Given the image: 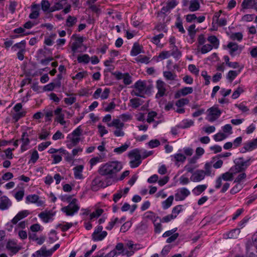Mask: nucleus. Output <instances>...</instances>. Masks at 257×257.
<instances>
[{
    "instance_id": "f257e3e1",
    "label": "nucleus",
    "mask_w": 257,
    "mask_h": 257,
    "mask_svg": "<svg viewBox=\"0 0 257 257\" xmlns=\"http://www.w3.org/2000/svg\"><path fill=\"white\" fill-rule=\"evenodd\" d=\"M122 168L121 164L118 161L108 162L101 165L98 169V172L101 176L113 178Z\"/></svg>"
},
{
    "instance_id": "f03ea898",
    "label": "nucleus",
    "mask_w": 257,
    "mask_h": 257,
    "mask_svg": "<svg viewBox=\"0 0 257 257\" xmlns=\"http://www.w3.org/2000/svg\"><path fill=\"white\" fill-rule=\"evenodd\" d=\"M140 150L135 149L130 151L128 156L131 160L130 162V166L132 168L138 167L142 163V157Z\"/></svg>"
},
{
    "instance_id": "7ed1b4c3",
    "label": "nucleus",
    "mask_w": 257,
    "mask_h": 257,
    "mask_svg": "<svg viewBox=\"0 0 257 257\" xmlns=\"http://www.w3.org/2000/svg\"><path fill=\"white\" fill-rule=\"evenodd\" d=\"M77 199L74 198L68 205L61 208V211L67 216H73L76 213L80 207L77 203Z\"/></svg>"
},
{
    "instance_id": "20e7f679",
    "label": "nucleus",
    "mask_w": 257,
    "mask_h": 257,
    "mask_svg": "<svg viewBox=\"0 0 257 257\" xmlns=\"http://www.w3.org/2000/svg\"><path fill=\"white\" fill-rule=\"evenodd\" d=\"M234 167L231 168L229 171L221 174L216 180L215 187L216 189H219L222 185V181H230L233 180V175L235 173L234 172Z\"/></svg>"
},
{
    "instance_id": "39448f33",
    "label": "nucleus",
    "mask_w": 257,
    "mask_h": 257,
    "mask_svg": "<svg viewBox=\"0 0 257 257\" xmlns=\"http://www.w3.org/2000/svg\"><path fill=\"white\" fill-rule=\"evenodd\" d=\"M167 84L162 80H158L156 81V87L157 89V92L156 94L155 97L159 99L165 96H167L168 94Z\"/></svg>"
},
{
    "instance_id": "423d86ee",
    "label": "nucleus",
    "mask_w": 257,
    "mask_h": 257,
    "mask_svg": "<svg viewBox=\"0 0 257 257\" xmlns=\"http://www.w3.org/2000/svg\"><path fill=\"white\" fill-rule=\"evenodd\" d=\"M208 114L206 119L210 122H213L220 117L221 110L217 105H214L207 110Z\"/></svg>"
},
{
    "instance_id": "0eeeda50",
    "label": "nucleus",
    "mask_w": 257,
    "mask_h": 257,
    "mask_svg": "<svg viewBox=\"0 0 257 257\" xmlns=\"http://www.w3.org/2000/svg\"><path fill=\"white\" fill-rule=\"evenodd\" d=\"M190 194V192L186 188L183 187L177 190L175 194V199L177 201H183Z\"/></svg>"
},
{
    "instance_id": "6e6552de",
    "label": "nucleus",
    "mask_w": 257,
    "mask_h": 257,
    "mask_svg": "<svg viewBox=\"0 0 257 257\" xmlns=\"http://www.w3.org/2000/svg\"><path fill=\"white\" fill-rule=\"evenodd\" d=\"M82 131L80 126H78L73 132L68 135V138L70 139V141L73 142V144L77 145L80 141V136L82 134Z\"/></svg>"
},
{
    "instance_id": "1a4fd4ad",
    "label": "nucleus",
    "mask_w": 257,
    "mask_h": 257,
    "mask_svg": "<svg viewBox=\"0 0 257 257\" xmlns=\"http://www.w3.org/2000/svg\"><path fill=\"white\" fill-rule=\"evenodd\" d=\"M26 203H36L38 206H42L44 204V201L42 200H39V197L36 194H31L28 195L26 197Z\"/></svg>"
},
{
    "instance_id": "9d476101",
    "label": "nucleus",
    "mask_w": 257,
    "mask_h": 257,
    "mask_svg": "<svg viewBox=\"0 0 257 257\" xmlns=\"http://www.w3.org/2000/svg\"><path fill=\"white\" fill-rule=\"evenodd\" d=\"M257 148V140L253 139L245 143L242 148L241 152L244 153L250 152Z\"/></svg>"
},
{
    "instance_id": "9b49d317",
    "label": "nucleus",
    "mask_w": 257,
    "mask_h": 257,
    "mask_svg": "<svg viewBox=\"0 0 257 257\" xmlns=\"http://www.w3.org/2000/svg\"><path fill=\"white\" fill-rule=\"evenodd\" d=\"M72 38L75 39V41L72 44L71 49L73 52H75L82 46L84 38L83 37L77 36L75 35H73Z\"/></svg>"
},
{
    "instance_id": "f8f14e48",
    "label": "nucleus",
    "mask_w": 257,
    "mask_h": 257,
    "mask_svg": "<svg viewBox=\"0 0 257 257\" xmlns=\"http://www.w3.org/2000/svg\"><path fill=\"white\" fill-rule=\"evenodd\" d=\"M229 49V54L232 56H234L237 54H239L241 51V49L235 43L229 42L227 46Z\"/></svg>"
},
{
    "instance_id": "ddd939ff",
    "label": "nucleus",
    "mask_w": 257,
    "mask_h": 257,
    "mask_svg": "<svg viewBox=\"0 0 257 257\" xmlns=\"http://www.w3.org/2000/svg\"><path fill=\"white\" fill-rule=\"evenodd\" d=\"M205 176L203 170H197L193 173L190 179L191 181L196 182L203 180Z\"/></svg>"
},
{
    "instance_id": "4468645a",
    "label": "nucleus",
    "mask_w": 257,
    "mask_h": 257,
    "mask_svg": "<svg viewBox=\"0 0 257 257\" xmlns=\"http://www.w3.org/2000/svg\"><path fill=\"white\" fill-rule=\"evenodd\" d=\"M241 7L243 9H254L257 11V0H243Z\"/></svg>"
},
{
    "instance_id": "2eb2a0df",
    "label": "nucleus",
    "mask_w": 257,
    "mask_h": 257,
    "mask_svg": "<svg viewBox=\"0 0 257 257\" xmlns=\"http://www.w3.org/2000/svg\"><path fill=\"white\" fill-rule=\"evenodd\" d=\"M29 214L30 212L27 210L20 211L11 220V222L13 224H16L19 221L26 217Z\"/></svg>"
},
{
    "instance_id": "dca6fc26",
    "label": "nucleus",
    "mask_w": 257,
    "mask_h": 257,
    "mask_svg": "<svg viewBox=\"0 0 257 257\" xmlns=\"http://www.w3.org/2000/svg\"><path fill=\"white\" fill-rule=\"evenodd\" d=\"M12 205L11 200L6 196H3L0 198V210L8 209Z\"/></svg>"
},
{
    "instance_id": "f3484780",
    "label": "nucleus",
    "mask_w": 257,
    "mask_h": 257,
    "mask_svg": "<svg viewBox=\"0 0 257 257\" xmlns=\"http://www.w3.org/2000/svg\"><path fill=\"white\" fill-rule=\"evenodd\" d=\"M62 109L58 107L54 110V114L57 116L55 121L64 125L65 124L66 121L64 120V114L62 113Z\"/></svg>"
},
{
    "instance_id": "a211bd4d",
    "label": "nucleus",
    "mask_w": 257,
    "mask_h": 257,
    "mask_svg": "<svg viewBox=\"0 0 257 257\" xmlns=\"http://www.w3.org/2000/svg\"><path fill=\"white\" fill-rule=\"evenodd\" d=\"M21 141L22 142L21 146V150L22 152L28 150L27 146L29 145L30 141L29 139V135L27 132H25L23 133Z\"/></svg>"
},
{
    "instance_id": "6ab92c4d",
    "label": "nucleus",
    "mask_w": 257,
    "mask_h": 257,
    "mask_svg": "<svg viewBox=\"0 0 257 257\" xmlns=\"http://www.w3.org/2000/svg\"><path fill=\"white\" fill-rule=\"evenodd\" d=\"M55 214L52 211H45L41 212L39 217L45 223H47L52 219Z\"/></svg>"
},
{
    "instance_id": "aec40b11",
    "label": "nucleus",
    "mask_w": 257,
    "mask_h": 257,
    "mask_svg": "<svg viewBox=\"0 0 257 257\" xmlns=\"http://www.w3.org/2000/svg\"><path fill=\"white\" fill-rule=\"evenodd\" d=\"M32 12L29 15V18L31 19H36L39 16L40 7L37 4H33L31 6Z\"/></svg>"
},
{
    "instance_id": "412c9836",
    "label": "nucleus",
    "mask_w": 257,
    "mask_h": 257,
    "mask_svg": "<svg viewBox=\"0 0 257 257\" xmlns=\"http://www.w3.org/2000/svg\"><path fill=\"white\" fill-rule=\"evenodd\" d=\"M84 166L82 165L76 166L73 168L74 178L76 179H82L83 178L82 172Z\"/></svg>"
},
{
    "instance_id": "4be33fe9",
    "label": "nucleus",
    "mask_w": 257,
    "mask_h": 257,
    "mask_svg": "<svg viewBox=\"0 0 257 257\" xmlns=\"http://www.w3.org/2000/svg\"><path fill=\"white\" fill-rule=\"evenodd\" d=\"M193 88L190 87H185L181 89L175 94V97L178 98L181 96H185L193 92Z\"/></svg>"
},
{
    "instance_id": "5701e85b",
    "label": "nucleus",
    "mask_w": 257,
    "mask_h": 257,
    "mask_svg": "<svg viewBox=\"0 0 257 257\" xmlns=\"http://www.w3.org/2000/svg\"><path fill=\"white\" fill-rule=\"evenodd\" d=\"M6 248L14 254L17 253L21 249L13 241H9L6 245Z\"/></svg>"
},
{
    "instance_id": "b1692460",
    "label": "nucleus",
    "mask_w": 257,
    "mask_h": 257,
    "mask_svg": "<svg viewBox=\"0 0 257 257\" xmlns=\"http://www.w3.org/2000/svg\"><path fill=\"white\" fill-rule=\"evenodd\" d=\"M142 49V46H141L139 44L137 43H135L134 44V45L131 51V54L132 56H137L138 54L144 52Z\"/></svg>"
},
{
    "instance_id": "393cba45",
    "label": "nucleus",
    "mask_w": 257,
    "mask_h": 257,
    "mask_svg": "<svg viewBox=\"0 0 257 257\" xmlns=\"http://www.w3.org/2000/svg\"><path fill=\"white\" fill-rule=\"evenodd\" d=\"M26 41L23 40L19 43L15 44L14 46H13L12 47V49L14 51H16L18 50H19V51H26Z\"/></svg>"
},
{
    "instance_id": "a878e982",
    "label": "nucleus",
    "mask_w": 257,
    "mask_h": 257,
    "mask_svg": "<svg viewBox=\"0 0 257 257\" xmlns=\"http://www.w3.org/2000/svg\"><path fill=\"white\" fill-rule=\"evenodd\" d=\"M109 127H114L115 128H123L124 124L119 119H113L110 123H107Z\"/></svg>"
},
{
    "instance_id": "bb28decb",
    "label": "nucleus",
    "mask_w": 257,
    "mask_h": 257,
    "mask_svg": "<svg viewBox=\"0 0 257 257\" xmlns=\"http://www.w3.org/2000/svg\"><path fill=\"white\" fill-rule=\"evenodd\" d=\"M144 218L145 220H150L152 221L153 223L156 222L158 219H160L158 216H156V214L152 211L146 212L144 214Z\"/></svg>"
},
{
    "instance_id": "cd10ccee",
    "label": "nucleus",
    "mask_w": 257,
    "mask_h": 257,
    "mask_svg": "<svg viewBox=\"0 0 257 257\" xmlns=\"http://www.w3.org/2000/svg\"><path fill=\"white\" fill-rule=\"evenodd\" d=\"M200 7L198 0H191L189 2V10L190 12H195L199 10Z\"/></svg>"
},
{
    "instance_id": "c85d7f7f",
    "label": "nucleus",
    "mask_w": 257,
    "mask_h": 257,
    "mask_svg": "<svg viewBox=\"0 0 257 257\" xmlns=\"http://www.w3.org/2000/svg\"><path fill=\"white\" fill-rule=\"evenodd\" d=\"M134 87L136 88V89H137L140 91L141 92H143L145 93L146 92V83L144 81H142L141 80L138 81L135 83Z\"/></svg>"
},
{
    "instance_id": "c756f323",
    "label": "nucleus",
    "mask_w": 257,
    "mask_h": 257,
    "mask_svg": "<svg viewBox=\"0 0 257 257\" xmlns=\"http://www.w3.org/2000/svg\"><path fill=\"white\" fill-rule=\"evenodd\" d=\"M102 182L99 177L95 178L92 181L91 189L94 191L98 190L99 186L101 185Z\"/></svg>"
},
{
    "instance_id": "7c9ffc66",
    "label": "nucleus",
    "mask_w": 257,
    "mask_h": 257,
    "mask_svg": "<svg viewBox=\"0 0 257 257\" xmlns=\"http://www.w3.org/2000/svg\"><path fill=\"white\" fill-rule=\"evenodd\" d=\"M172 160L173 158L176 162V164L178 162L183 163L186 160V156L181 153H177L173 156H171Z\"/></svg>"
},
{
    "instance_id": "2f4dec72",
    "label": "nucleus",
    "mask_w": 257,
    "mask_h": 257,
    "mask_svg": "<svg viewBox=\"0 0 257 257\" xmlns=\"http://www.w3.org/2000/svg\"><path fill=\"white\" fill-rule=\"evenodd\" d=\"M163 76L166 80H176L177 75L175 73H172L170 71H165L163 72Z\"/></svg>"
},
{
    "instance_id": "473e14b6",
    "label": "nucleus",
    "mask_w": 257,
    "mask_h": 257,
    "mask_svg": "<svg viewBox=\"0 0 257 257\" xmlns=\"http://www.w3.org/2000/svg\"><path fill=\"white\" fill-rule=\"evenodd\" d=\"M207 188L206 185H199L195 187L193 190L192 192L195 195H199Z\"/></svg>"
},
{
    "instance_id": "72a5a7b5",
    "label": "nucleus",
    "mask_w": 257,
    "mask_h": 257,
    "mask_svg": "<svg viewBox=\"0 0 257 257\" xmlns=\"http://www.w3.org/2000/svg\"><path fill=\"white\" fill-rule=\"evenodd\" d=\"M207 40L210 43L213 47L215 49L218 48L219 45V41L215 36H210L208 37Z\"/></svg>"
},
{
    "instance_id": "f704fd0d",
    "label": "nucleus",
    "mask_w": 257,
    "mask_h": 257,
    "mask_svg": "<svg viewBox=\"0 0 257 257\" xmlns=\"http://www.w3.org/2000/svg\"><path fill=\"white\" fill-rule=\"evenodd\" d=\"M250 159L245 161L244 162H242L240 163V166L239 165H235L234 166V170L237 172H240L242 170L246 168L247 166L250 165Z\"/></svg>"
},
{
    "instance_id": "c9c22d12",
    "label": "nucleus",
    "mask_w": 257,
    "mask_h": 257,
    "mask_svg": "<svg viewBox=\"0 0 257 257\" xmlns=\"http://www.w3.org/2000/svg\"><path fill=\"white\" fill-rule=\"evenodd\" d=\"M174 200L173 195L170 196L166 200L162 202V207L163 209H167L172 204Z\"/></svg>"
},
{
    "instance_id": "e433bc0d",
    "label": "nucleus",
    "mask_w": 257,
    "mask_h": 257,
    "mask_svg": "<svg viewBox=\"0 0 257 257\" xmlns=\"http://www.w3.org/2000/svg\"><path fill=\"white\" fill-rule=\"evenodd\" d=\"M61 85V83L60 81H58L56 83H50L44 87V90L47 91H52L55 87H60Z\"/></svg>"
},
{
    "instance_id": "4c0bfd02",
    "label": "nucleus",
    "mask_w": 257,
    "mask_h": 257,
    "mask_svg": "<svg viewBox=\"0 0 257 257\" xmlns=\"http://www.w3.org/2000/svg\"><path fill=\"white\" fill-rule=\"evenodd\" d=\"M130 102L132 107L137 108L143 104V101L140 98H134L130 100Z\"/></svg>"
},
{
    "instance_id": "58836bf2",
    "label": "nucleus",
    "mask_w": 257,
    "mask_h": 257,
    "mask_svg": "<svg viewBox=\"0 0 257 257\" xmlns=\"http://www.w3.org/2000/svg\"><path fill=\"white\" fill-rule=\"evenodd\" d=\"M88 6L89 9H90L92 12L95 13L97 16H99L101 11L100 9V6L95 4L87 5Z\"/></svg>"
},
{
    "instance_id": "ea45409f",
    "label": "nucleus",
    "mask_w": 257,
    "mask_h": 257,
    "mask_svg": "<svg viewBox=\"0 0 257 257\" xmlns=\"http://www.w3.org/2000/svg\"><path fill=\"white\" fill-rule=\"evenodd\" d=\"M107 233L105 231H102L101 233L97 234H92V239L94 241L102 240L104 237L106 236Z\"/></svg>"
},
{
    "instance_id": "a19ab883",
    "label": "nucleus",
    "mask_w": 257,
    "mask_h": 257,
    "mask_svg": "<svg viewBox=\"0 0 257 257\" xmlns=\"http://www.w3.org/2000/svg\"><path fill=\"white\" fill-rule=\"evenodd\" d=\"M77 22V18L75 17L69 16L66 21V25L67 27H71Z\"/></svg>"
},
{
    "instance_id": "79ce46f5",
    "label": "nucleus",
    "mask_w": 257,
    "mask_h": 257,
    "mask_svg": "<svg viewBox=\"0 0 257 257\" xmlns=\"http://www.w3.org/2000/svg\"><path fill=\"white\" fill-rule=\"evenodd\" d=\"M129 147V145L125 143L120 147L116 148L114 149L113 152L117 154H120L125 152Z\"/></svg>"
},
{
    "instance_id": "37998d69",
    "label": "nucleus",
    "mask_w": 257,
    "mask_h": 257,
    "mask_svg": "<svg viewBox=\"0 0 257 257\" xmlns=\"http://www.w3.org/2000/svg\"><path fill=\"white\" fill-rule=\"evenodd\" d=\"M24 194L25 191L23 188L18 191H16L14 194V197L18 201H20L23 199Z\"/></svg>"
},
{
    "instance_id": "c03bdc74",
    "label": "nucleus",
    "mask_w": 257,
    "mask_h": 257,
    "mask_svg": "<svg viewBox=\"0 0 257 257\" xmlns=\"http://www.w3.org/2000/svg\"><path fill=\"white\" fill-rule=\"evenodd\" d=\"M87 75V72L84 71L77 73L75 76L72 77V79L73 80L77 79L78 80H81L83 78H85Z\"/></svg>"
},
{
    "instance_id": "a18cd8bd",
    "label": "nucleus",
    "mask_w": 257,
    "mask_h": 257,
    "mask_svg": "<svg viewBox=\"0 0 257 257\" xmlns=\"http://www.w3.org/2000/svg\"><path fill=\"white\" fill-rule=\"evenodd\" d=\"M230 38L232 40H237L238 41H241L243 38V35L241 33L237 32L231 34Z\"/></svg>"
},
{
    "instance_id": "49530a36",
    "label": "nucleus",
    "mask_w": 257,
    "mask_h": 257,
    "mask_svg": "<svg viewBox=\"0 0 257 257\" xmlns=\"http://www.w3.org/2000/svg\"><path fill=\"white\" fill-rule=\"evenodd\" d=\"M227 136L223 133H219L215 134L214 136V139L216 142L221 141L227 138Z\"/></svg>"
},
{
    "instance_id": "de8ad7c7",
    "label": "nucleus",
    "mask_w": 257,
    "mask_h": 257,
    "mask_svg": "<svg viewBox=\"0 0 257 257\" xmlns=\"http://www.w3.org/2000/svg\"><path fill=\"white\" fill-rule=\"evenodd\" d=\"M183 210V205H179L174 207L172 211V214L175 216V218L177 215Z\"/></svg>"
},
{
    "instance_id": "09e8293b",
    "label": "nucleus",
    "mask_w": 257,
    "mask_h": 257,
    "mask_svg": "<svg viewBox=\"0 0 257 257\" xmlns=\"http://www.w3.org/2000/svg\"><path fill=\"white\" fill-rule=\"evenodd\" d=\"M171 48L172 50L171 53H170L171 55L176 58L181 57V53L176 46H174V47H172Z\"/></svg>"
},
{
    "instance_id": "8fccbe9b",
    "label": "nucleus",
    "mask_w": 257,
    "mask_h": 257,
    "mask_svg": "<svg viewBox=\"0 0 257 257\" xmlns=\"http://www.w3.org/2000/svg\"><path fill=\"white\" fill-rule=\"evenodd\" d=\"M102 160V158L101 156L95 157L91 158L89 161V163L90 165V168H92V167L95 165L97 163L101 162Z\"/></svg>"
},
{
    "instance_id": "3c124183",
    "label": "nucleus",
    "mask_w": 257,
    "mask_h": 257,
    "mask_svg": "<svg viewBox=\"0 0 257 257\" xmlns=\"http://www.w3.org/2000/svg\"><path fill=\"white\" fill-rule=\"evenodd\" d=\"M177 22L176 23L175 26L177 29H178L179 31L184 34L185 33V30H184L182 21L180 17L177 18Z\"/></svg>"
},
{
    "instance_id": "603ef678",
    "label": "nucleus",
    "mask_w": 257,
    "mask_h": 257,
    "mask_svg": "<svg viewBox=\"0 0 257 257\" xmlns=\"http://www.w3.org/2000/svg\"><path fill=\"white\" fill-rule=\"evenodd\" d=\"M77 60L79 63H88L90 61V58L87 54H84L81 56H78Z\"/></svg>"
},
{
    "instance_id": "864d4df0",
    "label": "nucleus",
    "mask_w": 257,
    "mask_h": 257,
    "mask_svg": "<svg viewBox=\"0 0 257 257\" xmlns=\"http://www.w3.org/2000/svg\"><path fill=\"white\" fill-rule=\"evenodd\" d=\"M40 253L41 256L48 257L50 256L52 254V251L50 250H47L45 247L43 246L40 249Z\"/></svg>"
},
{
    "instance_id": "5fc2aeb1",
    "label": "nucleus",
    "mask_w": 257,
    "mask_h": 257,
    "mask_svg": "<svg viewBox=\"0 0 257 257\" xmlns=\"http://www.w3.org/2000/svg\"><path fill=\"white\" fill-rule=\"evenodd\" d=\"M103 210L102 209H97L95 211L93 212L90 215V219L91 220L94 218H97L100 216L103 213Z\"/></svg>"
},
{
    "instance_id": "6e6d98bb",
    "label": "nucleus",
    "mask_w": 257,
    "mask_h": 257,
    "mask_svg": "<svg viewBox=\"0 0 257 257\" xmlns=\"http://www.w3.org/2000/svg\"><path fill=\"white\" fill-rule=\"evenodd\" d=\"M237 74L238 73L236 71L230 70L228 72L226 78L230 82H232L237 76Z\"/></svg>"
},
{
    "instance_id": "4d7b16f0",
    "label": "nucleus",
    "mask_w": 257,
    "mask_h": 257,
    "mask_svg": "<svg viewBox=\"0 0 257 257\" xmlns=\"http://www.w3.org/2000/svg\"><path fill=\"white\" fill-rule=\"evenodd\" d=\"M41 5L42 9L44 12H47L48 11L50 7V4L48 1L42 0Z\"/></svg>"
},
{
    "instance_id": "13d9d810",
    "label": "nucleus",
    "mask_w": 257,
    "mask_h": 257,
    "mask_svg": "<svg viewBox=\"0 0 257 257\" xmlns=\"http://www.w3.org/2000/svg\"><path fill=\"white\" fill-rule=\"evenodd\" d=\"M114 250H115V251H117V254L120 255L123 254L124 249L123 247V244L122 243H118L116 245L115 248Z\"/></svg>"
},
{
    "instance_id": "bf43d9fd",
    "label": "nucleus",
    "mask_w": 257,
    "mask_h": 257,
    "mask_svg": "<svg viewBox=\"0 0 257 257\" xmlns=\"http://www.w3.org/2000/svg\"><path fill=\"white\" fill-rule=\"evenodd\" d=\"M213 46L210 44H205L202 46L201 49V52L202 54H205L210 51L212 48Z\"/></svg>"
},
{
    "instance_id": "052dcab7",
    "label": "nucleus",
    "mask_w": 257,
    "mask_h": 257,
    "mask_svg": "<svg viewBox=\"0 0 257 257\" xmlns=\"http://www.w3.org/2000/svg\"><path fill=\"white\" fill-rule=\"evenodd\" d=\"M240 231L238 229H233L228 233L227 236L229 238H236L239 234Z\"/></svg>"
},
{
    "instance_id": "680f3d73",
    "label": "nucleus",
    "mask_w": 257,
    "mask_h": 257,
    "mask_svg": "<svg viewBox=\"0 0 257 257\" xmlns=\"http://www.w3.org/2000/svg\"><path fill=\"white\" fill-rule=\"evenodd\" d=\"M211 165L209 163H207L205 164V166H204V169L205 170L204 171V175H207V176H210L211 174Z\"/></svg>"
},
{
    "instance_id": "e2e57ef3",
    "label": "nucleus",
    "mask_w": 257,
    "mask_h": 257,
    "mask_svg": "<svg viewBox=\"0 0 257 257\" xmlns=\"http://www.w3.org/2000/svg\"><path fill=\"white\" fill-rule=\"evenodd\" d=\"M56 34H52L49 37L46 38L45 39L44 43L48 46H51L53 44V40L56 37Z\"/></svg>"
},
{
    "instance_id": "0e129e2a",
    "label": "nucleus",
    "mask_w": 257,
    "mask_h": 257,
    "mask_svg": "<svg viewBox=\"0 0 257 257\" xmlns=\"http://www.w3.org/2000/svg\"><path fill=\"white\" fill-rule=\"evenodd\" d=\"M171 54L169 51H163L159 54L158 58L161 60H163L169 58Z\"/></svg>"
},
{
    "instance_id": "69168bd1",
    "label": "nucleus",
    "mask_w": 257,
    "mask_h": 257,
    "mask_svg": "<svg viewBox=\"0 0 257 257\" xmlns=\"http://www.w3.org/2000/svg\"><path fill=\"white\" fill-rule=\"evenodd\" d=\"M189 102V100L187 98H182L176 102V105L179 107H181L183 106L184 105L187 104Z\"/></svg>"
},
{
    "instance_id": "338daca9",
    "label": "nucleus",
    "mask_w": 257,
    "mask_h": 257,
    "mask_svg": "<svg viewBox=\"0 0 257 257\" xmlns=\"http://www.w3.org/2000/svg\"><path fill=\"white\" fill-rule=\"evenodd\" d=\"M51 144V142L49 141L42 143L38 145V149L39 151H42L46 149L48 146H49Z\"/></svg>"
},
{
    "instance_id": "774afa93",
    "label": "nucleus",
    "mask_w": 257,
    "mask_h": 257,
    "mask_svg": "<svg viewBox=\"0 0 257 257\" xmlns=\"http://www.w3.org/2000/svg\"><path fill=\"white\" fill-rule=\"evenodd\" d=\"M188 70L192 73L196 75H198L199 74V70L194 64H190L188 66Z\"/></svg>"
}]
</instances>
